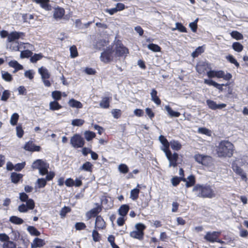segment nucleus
<instances>
[{
	"instance_id": "1",
	"label": "nucleus",
	"mask_w": 248,
	"mask_h": 248,
	"mask_svg": "<svg viewBox=\"0 0 248 248\" xmlns=\"http://www.w3.org/2000/svg\"><path fill=\"white\" fill-rule=\"evenodd\" d=\"M235 150L234 144L229 140H222L216 147V153L220 158L232 157Z\"/></svg>"
},
{
	"instance_id": "2",
	"label": "nucleus",
	"mask_w": 248,
	"mask_h": 248,
	"mask_svg": "<svg viewBox=\"0 0 248 248\" xmlns=\"http://www.w3.org/2000/svg\"><path fill=\"white\" fill-rule=\"evenodd\" d=\"M193 191L198 192L199 195L204 198H212L216 195L215 191L209 185L197 184L194 187Z\"/></svg>"
},
{
	"instance_id": "3",
	"label": "nucleus",
	"mask_w": 248,
	"mask_h": 248,
	"mask_svg": "<svg viewBox=\"0 0 248 248\" xmlns=\"http://www.w3.org/2000/svg\"><path fill=\"white\" fill-rule=\"evenodd\" d=\"M49 167L48 163L42 159H38L34 161L31 165L33 170H38L41 175H45L48 172Z\"/></svg>"
},
{
	"instance_id": "4",
	"label": "nucleus",
	"mask_w": 248,
	"mask_h": 248,
	"mask_svg": "<svg viewBox=\"0 0 248 248\" xmlns=\"http://www.w3.org/2000/svg\"><path fill=\"white\" fill-rule=\"evenodd\" d=\"M194 158L198 163L205 167H211L214 165V159L210 155L196 154L194 155Z\"/></svg>"
},
{
	"instance_id": "5",
	"label": "nucleus",
	"mask_w": 248,
	"mask_h": 248,
	"mask_svg": "<svg viewBox=\"0 0 248 248\" xmlns=\"http://www.w3.org/2000/svg\"><path fill=\"white\" fill-rule=\"evenodd\" d=\"M113 51L115 56L118 57H126L129 53L128 48L124 45L120 40H117L115 42Z\"/></svg>"
},
{
	"instance_id": "6",
	"label": "nucleus",
	"mask_w": 248,
	"mask_h": 248,
	"mask_svg": "<svg viewBox=\"0 0 248 248\" xmlns=\"http://www.w3.org/2000/svg\"><path fill=\"white\" fill-rule=\"evenodd\" d=\"M114 51L112 47L108 46L105 49L100 56V61L104 63H108L114 60Z\"/></svg>"
},
{
	"instance_id": "7",
	"label": "nucleus",
	"mask_w": 248,
	"mask_h": 248,
	"mask_svg": "<svg viewBox=\"0 0 248 248\" xmlns=\"http://www.w3.org/2000/svg\"><path fill=\"white\" fill-rule=\"evenodd\" d=\"M70 144L74 148H82L85 144V140L78 134H75L71 138Z\"/></svg>"
},
{
	"instance_id": "8",
	"label": "nucleus",
	"mask_w": 248,
	"mask_h": 248,
	"mask_svg": "<svg viewBox=\"0 0 248 248\" xmlns=\"http://www.w3.org/2000/svg\"><path fill=\"white\" fill-rule=\"evenodd\" d=\"M211 69L210 64L205 62H199L196 65V70L200 74H206Z\"/></svg>"
},
{
	"instance_id": "9",
	"label": "nucleus",
	"mask_w": 248,
	"mask_h": 248,
	"mask_svg": "<svg viewBox=\"0 0 248 248\" xmlns=\"http://www.w3.org/2000/svg\"><path fill=\"white\" fill-rule=\"evenodd\" d=\"M166 157L169 161V167H176L178 165V160L179 159V155L177 153L171 152L166 155Z\"/></svg>"
},
{
	"instance_id": "10",
	"label": "nucleus",
	"mask_w": 248,
	"mask_h": 248,
	"mask_svg": "<svg viewBox=\"0 0 248 248\" xmlns=\"http://www.w3.org/2000/svg\"><path fill=\"white\" fill-rule=\"evenodd\" d=\"M232 168L233 171L241 176V179L245 181H247V177L246 173H245L243 169L238 166V165L235 162H232Z\"/></svg>"
},
{
	"instance_id": "11",
	"label": "nucleus",
	"mask_w": 248,
	"mask_h": 248,
	"mask_svg": "<svg viewBox=\"0 0 248 248\" xmlns=\"http://www.w3.org/2000/svg\"><path fill=\"white\" fill-rule=\"evenodd\" d=\"M220 233L221 232H208L204 235V239L208 242L214 243L216 241H217V238H218Z\"/></svg>"
},
{
	"instance_id": "12",
	"label": "nucleus",
	"mask_w": 248,
	"mask_h": 248,
	"mask_svg": "<svg viewBox=\"0 0 248 248\" xmlns=\"http://www.w3.org/2000/svg\"><path fill=\"white\" fill-rule=\"evenodd\" d=\"M25 35V33L23 32L12 31L9 33L7 41V42H16V40L19 39L20 38H23Z\"/></svg>"
},
{
	"instance_id": "13",
	"label": "nucleus",
	"mask_w": 248,
	"mask_h": 248,
	"mask_svg": "<svg viewBox=\"0 0 248 248\" xmlns=\"http://www.w3.org/2000/svg\"><path fill=\"white\" fill-rule=\"evenodd\" d=\"M65 13L64 8L58 6L54 9L53 11V18L56 20H61L63 18Z\"/></svg>"
},
{
	"instance_id": "14",
	"label": "nucleus",
	"mask_w": 248,
	"mask_h": 248,
	"mask_svg": "<svg viewBox=\"0 0 248 248\" xmlns=\"http://www.w3.org/2000/svg\"><path fill=\"white\" fill-rule=\"evenodd\" d=\"M65 185L68 187H79L82 185V182L80 179H76L75 182L71 178H67L65 181Z\"/></svg>"
},
{
	"instance_id": "15",
	"label": "nucleus",
	"mask_w": 248,
	"mask_h": 248,
	"mask_svg": "<svg viewBox=\"0 0 248 248\" xmlns=\"http://www.w3.org/2000/svg\"><path fill=\"white\" fill-rule=\"evenodd\" d=\"M24 149L26 151L31 152H39L41 150V147L33 143L32 141L27 142L24 146Z\"/></svg>"
},
{
	"instance_id": "16",
	"label": "nucleus",
	"mask_w": 248,
	"mask_h": 248,
	"mask_svg": "<svg viewBox=\"0 0 248 248\" xmlns=\"http://www.w3.org/2000/svg\"><path fill=\"white\" fill-rule=\"evenodd\" d=\"M26 204H22L18 206V209L20 212H26L29 209H33L34 207V202H26Z\"/></svg>"
},
{
	"instance_id": "17",
	"label": "nucleus",
	"mask_w": 248,
	"mask_h": 248,
	"mask_svg": "<svg viewBox=\"0 0 248 248\" xmlns=\"http://www.w3.org/2000/svg\"><path fill=\"white\" fill-rule=\"evenodd\" d=\"M216 77L217 78H223L226 80H229L232 78V75L229 73L225 74L222 70L216 71Z\"/></svg>"
},
{
	"instance_id": "18",
	"label": "nucleus",
	"mask_w": 248,
	"mask_h": 248,
	"mask_svg": "<svg viewBox=\"0 0 248 248\" xmlns=\"http://www.w3.org/2000/svg\"><path fill=\"white\" fill-rule=\"evenodd\" d=\"M111 99L112 98L111 96L103 97L99 103L100 107L101 108L106 109L109 108Z\"/></svg>"
},
{
	"instance_id": "19",
	"label": "nucleus",
	"mask_w": 248,
	"mask_h": 248,
	"mask_svg": "<svg viewBox=\"0 0 248 248\" xmlns=\"http://www.w3.org/2000/svg\"><path fill=\"white\" fill-rule=\"evenodd\" d=\"M23 177V175L21 173H17L15 172H13L11 173V182L14 184H17L19 182V181L21 180L22 181V178Z\"/></svg>"
},
{
	"instance_id": "20",
	"label": "nucleus",
	"mask_w": 248,
	"mask_h": 248,
	"mask_svg": "<svg viewBox=\"0 0 248 248\" xmlns=\"http://www.w3.org/2000/svg\"><path fill=\"white\" fill-rule=\"evenodd\" d=\"M106 227V223L103 218L99 216H97L95 220V229H103Z\"/></svg>"
},
{
	"instance_id": "21",
	"label": "nucleus",
	"mask_w": 248,
	"mask_h": 248,
	"mask_svg": "<svg viewBox=\"0 0 248 248\" xmlns=\"http://www.w3.org/2000/svg\"><path fill=\"white\" fill-rule=\"evenodd\" d=\"M157 92L155 89L152 90L151 93V99L157 105H160L161 103V101L157 96Z\"/></svg>"
},
{
	"instance_id": "22",
	"label": "nucleus",
	"mask_w": 248,
	"mask_h": 248,
	"mask_svg": "<svg viewBox=\"0 0 248 248\" xmlns=\"http://www.w3.org/2000/svg\"><path fill=\"white\" fill-rule=\"evenodd\" d=\"M8 64L10 67L15 69L14 72H16L23 69V66L15 60L10 61Z\"/></svg>"
},
{
	"instance_id": "23",
	"label": "nucleus",
	"mask_w": 248,
	"mask_h": 248,
	"mask_svg": "<svg viewBox=\"0 0 248 248\" xmlns=\"http://www.w3.org/2000/svg\"><path fill=\"white\" fill-rule=\"evenodd\" d=\"M38 72L41 75L42 79L45 78H49L50 77V74L49 73L48 70L44 67H41L39 68Z\"/></svg>"
},
{
	"instance_id": "24",
	"label": "nucleus",
	"mask_w": 248,
	"mask_h": 248,
	"mask_svg": "<svg viewBox=\"0 0 248 248\" xmlns=\"http://www.w3.org/2000/svg\"><path fill=\"white\" fill-rule=\"evenodd\" d=\"M102 209L100 205H97L96 207L92 209L87 213V216L89 218L94 217L101 212Z\"/></svg>"
},
{
	"instance_id": "25",
	"label": "nucleus",
	"mask_w": 248,
	"mask_h": 248,
	"mask_svg": "<svg viewBox=\"0 0 248 248\" xmlns=\"http://www.w3.org/2000/svg\"><path fill=\"white\" fill-rule=\"evenodd\" d=\"M141 188L140 185L138 184L137 187L132 189L130 192V198L133 201L136 200L139 197L140 193V188Z\"/></svg>"
},
{
	"instance_id": "26",
	"label": "nucleus",
	"mask_w": 248,
	"mask_h": 248,
	"mask_svg": "<svg viewBox=\"0 0 248 248\" xmlns=\"http://www.w3.org/2000/svg\"><path fill=\"white\" fill-rule=\"evenodd\" d=\"M93 165L89 161H86L80 167L81 170L92 172L93 170Z\"/></svg>"
},
{
	"instance_id": "27",
	"label": "nucleus",
	"mask_w": 248,
	"mask_h": 248,
	"mask_svg": "<svg viewBox=\"0 0 248 248\" xmlns=\"http://www.w3.org/2000/svg\"><path fill=\"white\" fill-rule=\"evenodd\" d=\"M129 210V207L127 204H123L121 205L118 209L119 214L122 216H125Z\"/></svg>"
},
{
	"instance_id": "28",
	"label": "nucleus",
	"mask_w": 248,
	"mask_h": 248,
	"mask_svg": "<svg viewBox=\"0 0 248 248\" xmlns=\"http://www.w3.org/2000/svg\"><path fill=\"white\" fill-rule=\"evenodd\" d=\"M68 103L69 106L72 108H81L83 107V105L80 102L74 99H71L69 101Z\"/></svg>"
},
{
	"instance_id": "29",
	"label": "nucleus",
	"mask_w": 248,
	"mask_h": 248,
	"mask_svg": "<svg viewBox=\"0 0 248 248\" xmlns=\"http://www.w3.org/2000/svg\"><path fill=\"white\" fill-rule=\"evenodd\" d=\"M165 108L170 117H178L181 115L179 112L173 111L172 108L169 106H166Z\"/></svg>"
},
{
	"instance_id": "30",
	"label": "nucleus",
	"mask_w": 248,
	"mask_h": 248,
	"mask_svg": "<svg viewBox=\"0 0 248 248\" xmlns=\"http://www.w3.org/2000/svg\"><path fill=\"white\" fill-rule=\"evenodd\" d=\"M170 144L171 149L174 151H179L182 148V145L180 142L174 140H171L170 141Z\"/></svg>"
},
{
	"instance_id": "31",
	"label": "nucleus",
	"mask_w": 248,
	"mask_h": 248,
	"mask_svg": "<svg viewBox=\"0 0 248 248\" xmlns=\"http://www.w3.org/2000/svg\"><path fill=\"white\" fill-rule=\"evenodd\" d=\"M45 245V242L44 240L35 238L33 242L31 244V246L32 248H35L37 247H42Z\"/></svg>"
},
{
	"instance_id": "32",
	"label": "nucleus",
	"mask_w": 248,
	"mask_h": 248,
	"mask_svg": "<svg viewBox=\"0 0 248 248\" xmlns=\"http://www.w3.org/2000/svg\"><path fill=\"white\" fill-rule=\"evenodd\" d=\"M62 108V106L58 101H53L49 103V109L51 110H58Z\"/></svg>"
},
{
	"instance_id": "33",
	"label": "nucleus",
	"mask_w": 248,
	"mask_h": 248,
	"mask_svg": "<svg viewBox=\"0 0 248 248\" xmlns=\"http://www.w3.org/2000/svg\"><path fill=\"white\" fill-rule=\"evenodd\" d=\"M186 187H190L195 185L196 183L195 177L193 175H190L187 177V181L186 180Z\"/></svg>"
},
{
	"instance_id": "34",
	"label": "nucleus",
	"mask_w": 248,
	"mask_h": 248,
	"mask_svg": "<svg viewBox=\"0 0 248 248\" xmlns=\"http://www.w3.org/2000/svg\"><path fill=\"white\" fill-rule=\"evenodd\" d=\"M130 235L133 238L141 240L143 237L144 232L138 231H134L130 233Z\"/></svg>"
},
{
	"instance_id": "35",
	"label": "nucleus",
	"mask_w": 248,
	"mask_h": 248,
	"mask_svg": "<svg viewBox=\"0 0 248 248\" xmlns=\"http://www.w3.org/2000/svg\"><path fill=\"white\" fill-rule=\"evenodd\" d=\"M171 181L172 185L176 186L180 184L181 181L186 182V179L185 177L175 176L171 179Z\"/></svg>"
},
{
	"instance_id": "36",
	"label": "nucleus",
	"mask_w": 248,
	"mask_h": 248,
	"mask_svg": "<svg viewBox=\"0 0 248 248\" xmlns=\"http://www.w3.org/2000/svg\"><path fill=\"white\" fill-rule=\"evenodd\" d=\"M232 46V49L237 52H241L244 48L243 46L240 43L238 42L233 43Z\"/></svg>"
},
{
	"instance_id": "37",
	"label": "nucleus",
	"mask_w": 248,
	"mask_h": 248,
	"mask_svg": "<svg viewBox=\"0 0 248 248\" xmlns=\"http://www.w3.org/2000/svg\"><path fill=\"white\" fill-rule=\"evenodd\" d=\"M226 59L230 63L233 64L237 68H239L240 64L234 57L232 55H228L226 56Z\"/></svg>"
},
{
	"instance_id": "38",
	"label": "nucleus",
	"mask_w": 248,
	"mask_h": 248,
	"mask_svg": "<svg viewBox=\"0 0 248 248\" xmlns=\"http://www.w3.org/2000/svg\"><path fill=\"white\" fill-rule=\"evenodd\" d=\"M84 136L87 141H90L95 137L96 134L93 131H86L84 133Z\"/></svg>"
},
{
	"instance_id": "39",
	"label": "nucleus",
	"mask_w": 248,
	"mask_h": 248,
	"mask_svg": "<svg viewBox=\"0 0 248 248\" xmlns=\"http://www.w3.org/2000/svg\"><path fill=\"white\" fill-rule=\"evenodd\" d=\"M9 221L15 224L20 225L23 223V220L16 216H12L10 217Z\"/></svg>"
},
{
	"instance_id": "40",
	"label": "nucleus",
	"mask_w": 248,
	"mask_h": 248,
	"mask_svg": "<svg viewBox=\"0 0 248 248\" xmlns=\"http://www.w3.org/2000/svg\"><path fill=\"white\" fill-rule=\"evenodd\" d=\"M147 47L150 50L155 52H160L161 50V48L158 45L153 43L149 44Z\"/></svg>"
},
{
	"instance_id": "41",
	"label": "nucleus",
	"mask_w": 248,
	"mask_h": 248,
	"mask_svg": "<svg viewBox=\"0 0 248 248\" xmlns=\"http://www.w3.org/2000/svg\"><path fill=\"white\" fill-rule=\"evenodd\" d=\"M33 53L30 50H25L20 53V58L22 59L31 58Z\"/></svg>"
},
{
	"instance_id": "42",
	"label": "nucleus",
	"mask_w": 248,
	"mask_h": 248,
	"mask_svg": "<svg viewBox=\"0 0 248 248\" xmlns=\"http://www.w3.org/2000/svg\"><path fill=\"white\" fill-rule=\"evenodd\" d=\"M231 35L233 38L237 40H240L243 39V35L242 34L236 31H232L231 33Z\"/></svg>"
},
{
	"instance_id": "43",
	"label": "nucleus",
	"mask_w": 248,
	"mask_h": 248,
	"mask_svg": "<svg viewBox=\"0 0 248 248\" xmlns=\"http://www.w3.org/2000/svg\"><path fill=\"white\" fill-rule=\"evenodd\" d=\"M46 185V181L45 178H38L37 180L36 185L38 188H43Z\"/></svg>"
},
{
	"instance_id": "44",
	"label": "nucleus",
	"mask_w": 248,
	"mask_h": 248,
	"mask_svg": "<svg viewBox=\"0 0 248 248\" xmlns=\"http://www.w3.org/2000/svg\"><path fill=\"white\" fill-rule=\"evenodd\" d=\"M27 230L32 235L39 236L40 234V232L34 227L29 226Z\"/></svg>"
},
{
	"instance_id": "45",
	"label": "nucleus",
	"mask_w": 248,
	"mask_h": 248,
	"mask_svg": "<svg viewBox=\"0 0 248 248\" xmlns=\"http://www.w3.org/2000/svg\"><path fill=\"white\" fill-rule=\"evenodd\" d=\"M2 78L6 81L10 82L13 80V77L12 75L8 72L2 71Z\"/></svg>"
},
{
	"instance_id": "46",
	"label": "nucleus",
	"mask_w": 248,
	"mask_h": 248,
	"mask_svg": "<svg viewBox=\"0 0 248 248\" xmlns=\"http://www.w3.org/2000/svg\"><path fill=\"white\" fill-rule=\"evenodd\" d=\"M19 115L17 113H14L11 116L10 119V124L12 125H16L19 119Z\"/></svg>"
},
{
	"instance_id": "47",
	"label": "nucleus",
	"mask_w": 248,
	"mask_h": 248,
	"mask_svg": "<svg viewBox=\"0 0 248 248\" xmlns=\"http://www.w3.org/2000/svg\"><path fill=\"white\" fill-rule=\"evenodd\" d=\"M204 52V50L202 46H199L195 51H194L191 55L193 58L198 57L200 54Z\"/></svg>"
},
{
	"instance_id": "48",
	"label": "nucleus",
	"mask_w": 248,
	"mask_h": 248,
	"mask_svg": "<svg viewBox=\"0 0 248 248\" xmlns=\"http://www.w3.org/2000/svg\"><path fill=\"white\" fill-rule=\"evenodd\" d=\"M52 97L54 99V101H58L62 99V93L59 91H53L52 93Z\"/></svg>"
},
{
	"instance_id": "49",
	"label": "nucleus",
	"mask_w": 248,
	"mask_h": 248,
	"mask_svg": "<svg viewBox=\"0 0 248 248\" xmlns=\"http://www.w3.org/2000/svg\"><path fill=\"white\" fill-rule=\"evenodd\" d=\"M43 57V55L41 53L34 54L33 56H31L30 61L32 63H36L38 61L41 60Z\"/></svg>"
},
{
	"instance_id": "50",
	"label": "nucleus",
	"mask_w": 248,
	"mask_h": 248,
	"mask_svg": "<svg viewBox=\"0 0 248 248\" xmlns=\"http://www.w3.org/2000/svg\"><path fill=\"white\" fill-rule=\"evenodd\" d=\"M16 245L10 240L3 244V248H16Z\"/></svg>"
},
{
	"instance_id": "51",
	"label": "nucleus",
	"mask_w": 248,
	"mask_h": 248,
	"mask_svg": "<svg viewBox=\"0 0 248 248\" xmlns=\"http://www.w3.org/2000/svg\"><path fill=\"white\" fill-rule=\"evenodd\" d=\"M119 170L123 174H126L129 171L128 166L124 164H121L119 166Z\"/></svg>"
},
{
	"instance_id": "52",
	"label": "nucleus",
	"mask_w": 248,
	"mask_h": 248,
	"mask_svg": "<svg viewBox=\"0 0 248 248\" xmlns=\"http://www.w3.org/2000/svg\"><path fill=\"white\" fill-rule=\"evenodd\" d=\"M11 44L9 46L10 49L15 51H18L20 50V46L18 42H10Z\"/></svg>"
},
{
	"instance_id": "53",
	"label": "nucleus",
	"mask_w": 248,
	"mask_h": 248,
	"mask_svg": "<svg viewBox=\"0 0 248 248\" xmlns=\"http://www.w3.org/2000/svg\"><path fill=\"white\" fill-rule=\"evenodd\" d=\"M198 132L199 133L204 134L208 136H210L211 135V131L209 129L205 127L199 128Z\"/></svg>"
},
{
	"instance_id": "54",
	"label": "nucleus",
	"mask_w": 248,
	"mask_h": 248,
	"mask_svg": "<svg viewBox=\"0 0 248 248\" xmlns=\"http://www.w3.org/2000/svg\"><path fill=\"white\" fill-rule=\"evenodd\" d=\"M70 56L72 58H76L78 56V52L76 46L73 45L70 48Z\"/></svg>"
},
{
	"instance_id": "55",
	"label": "nucleus",
	"mask_w": 248,
	"mask_h": 248,
	"mask_svg": "<svg viewBox=\"0 0 248 248\" xmlns=\"http://www.w3.org/2000/svg\"><path fill=\"white\" fill-rule=\"evenodd\" d=\"M85 123V121L83 119H74L72 121V124L73 126H82Z\"/></svg>"
},
{
	"instance_id": "56",
	"label": "nucleus",
	"mask_w": 248,
	"mask_h": 248,
	"mask_svg": "<svg viewBox=\"0 0 248 248\" xmlns=\"http://www.w3.org/2000/svg\"><path fill=\"white\" fill-rule=\"evenodd\" d=\"M111 114L115 119H119L122 115V111L119 109H113Z\"/></svg>"
},
{
	"instance_id": "57",
	"label": "nucleus",
	"mask_w": 248,
	"mask_h": 248,
	"mask_svg": "<svg viewBox=\"0 0 248 248\" xmlns=\"http://www.w3.org/2000/svg\"><path fill=\"white\" fill-rule=\"evenodd\" d=\"M162 145L161 149L165 153V155L171 152V151L170 150V142L163 144Z\"/></svg>"
},
{
	"instance_id": "58",
	"label": "nucleus",
	"mask_w": 248,
	"mask_h": 248,
	"mask_svg": "<svg viewBox=\"0 0 248 248\" xmlns=\"http://www.w3.org/2000/svg\"><path fill=\"white\" fill-rule=\"evenodd\" d=\"M176 28L181 32H187L186 28L181 23H176Z\"/></svg>"
},
{
	"instance_id": "59",
	"label": "nucleus",
	"mask_w": 248,
	"mask_h": 248,
	"mask_svg": "<svg viewBox=\"0 0 248 248\" xmlns=\"http://www.w3.org/2000/svg\"><path fill=\"white\" fill-rule=\"evenodd\" d=\"M19 198L21 202H34L32 199H29L28 195L24 192L20 193Z\"/></svg>"
},
{
	"instance_id": "60",
	"label": "nucleus",
	"mask_w": 248,
	"mask_h": 248,
	"mask_svg": "<svg viewBox=\"0 0 248 248\" xmlns=\"http://www.w3.org/2000/svg\"><path fill=\"white\" fill-rule=\"evenodd\" d=\"M206 103L210 108L213 110L217 109V104L216 102L211 100H207Z\"/></svg>"
},
{
	"instance_id": "61",
	"label": "nucleus",
	"mask_w": 248,
	"mask_h": 248,
	"mask_svg": "<svg viewBox=\"0 0 248 248\" xmlns=\"http://www.w3.org/2000/svg\"><path fill=\"white\" fill-rule=\"evenodd\" d=\"M16 131L17 136L19 138H22L24 135V132L21 125H19L17 126L16 127Z\"/></svg>"
},
{
	"instance_id": "62",
	"label": "nucleus",
	"mask_w": 248,
	"mask_h": 248,
	"mask_svg": "<svg viewBox=\"0 0 248 248\" xmlns=\"http://www.w3.org/2000/svg\"><path fill=\"white\" fill-rule=\"evenodd\" d=\"M71 211V209L69 207L64 206L63 207L60 212V215L61 216V217L63 218L65 217L66 214L67 213H69Z\"/></svg>"
},
{
	"instance_id": "63",
	"label": "nucleus",
	"mask_w": 248,
	"mask_h": 248,
	"mask_svg": "<svg viewBox=\"0 0 248 248\" xmlns=\"http://www.w3.org/2000/svg\"><path fill=\"white\" fill-rule=\"evenodd\" d=\"M197 21L198 19L195 20L194 22L190 23L189 25V27L193 32H197L198 29Z\"/></svg>"
},
{
	"instance_id": "64",
	"label": "nucleus",
	"mask_w": 248,
	"mask_h": 248,
	"mask_svg": "<svg viewBox=\"0 0 248 248\" xmlns=\"http://www.w3.org/2000/svg\"><path fill=\"white\" fill-rule=\"evenodd\" d=\"M10 95V93L9 91L8 90H5L2 94L1 100L2 101H6L9 98Z\"/></svg>"
}]
</instances>
